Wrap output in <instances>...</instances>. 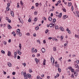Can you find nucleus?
Segmentation results:
<instances>
[{
  "mask_svg": "<svg viewBox=\"0 0 79 79\" xmlns=\"http://www.w3.org/2000/svg\"><path fill=\"white\" fill-rule=\"evenodd\" d=\"M40 54L37 53V57H38V56H40Z\"/></svg>",
  "mask_w": 79,
  "mask_h": 79,
  "instance_id": "nucleus-47",
  "label": "nucleus"
},
{
  "mask_svg": "<svg viewBox=\"0 0 79 79\" xmlns=\"http://www.w3.org/2000/svg\"><path fill=\"white\" fill-rule=\"evenodd\" d=\"M20 58H21V57H20V56H19L18 55L17 56V59H18V60H19V59H20Z\"/></svg>",
  "mask_w": 79,
  "mask_h": 79,
  "instance_id": "nucleus-40",
  "label": "nucleus"
},
{
  "mask_svg": "<svg viewBox=\"0 0 79 79\" xmlns=\"http://www.w3.org/2000/svg\"><path fill=\"white\" fill-rule=\"evenodd\" d=\"M52 58L53 59V57H51V61L52 63V61H53V59H52Z\"/></svg>",
  "mask_w": 79,
  "mask_h": 79,
  "instance_id": "nucleus-42",
  "label": "nucleus"
},
{
  "mask_svg": "<svg viewBox=\"0 0 79 79\" xmlns=\"http://www.w3.org/2000/svg\"><path fill=\"white\" fill-rule=\"evenodd\" d=\"M56 47H54L53 48V50L54 52H55L56 50Z\"/></svg>",
  "mask_w": 79,
  "mask_h": 79,
  "instance_id": "nucleus-18",
  "label": "nucleus"
},
{
  "mask_svg": "<svg viewBox=\"0 0 79 79\" xmlns=\"http://www.w3.org/2000/svg\"><path fill=\"white\" fill-rule=\"evenodd\" d=\"M45 61H46V60H45V59H44L43 61V65H45V63H46Z\"/></svg>",
  "mask_w": 79,
  "mask_h": 79,
  "instance_id": "nucleus-13",
  "label": "nucleus"
},
{
  "mask_svg": "<svg viewBox=\"0 0 79 79\" xmlns=\"http://www.w3.org/2000/svg\"><path fill=\"white\" fill-rule=\"evenodd\" d=\"M43 43L44 44H46V41L45 40H44Z\"/></svg>",
  "mask_w": 79,
  "mask_h": 79,
  "instance_id": "nucleus-57",
  "label": "nucleus"
},
{
  "mask_svg": "<svg viewBox=\"0 0 79 79\" xmlns=\"http://www.w3.org/2000/svg\"><path fill=\"white\" fill-rule=\"evenodd\" d=\"M58 16L59 18H61V16H62V13H60V14H59Z\"/></svg>",
  "mask_w": 79,
  "mask_h": 79,
  "instance_id": "nucleus-17",
  "label": "nucleus"
},
{
  "mask_svg": "<svg viewBox=\"0 0 79 79\" xmlns=\"http://www.w3.org/2000/svg\"><path fill=\"white\" fill-rule=\"evenodd\" d=\"M6 42L5 41H4V42H3V44L4 45H6Z\"/></svg>",
  "mask_w": 79,
  "mask_h": 79,
  "instance_id": "nucleus-46",
  "label": "nucleus"
},
{
  "mask_svg": "<svg viewBox=\"0 0 79 79\" xmlns=\"http://www.w3.org/2000/svg\"><path fill=\"white\" fill-rule=\"evenodd\" d=\"M55 24V23H50L49 24V27H55V26H56Z\"/></svg>",
  "mask_w": 79,
  "mask_h": 79,
  "instance_id": "nucleus-2",
  "label": "nucleus"
},
{
  "mask_svg": "<svg viewBox=\"0 0 79 79\" xmlns=\"http://www.w3.org/2000/svg\"><path fill=\"white\" fill-rule=\"evenodd\" d=\"M55 66H56V67H57L58 68L60 66V65H59V64H56L55 65Z\"/></svg>",
  "mask_w": 79,
  "mask_h": 79,
  "instance_id": "nucleus-22",
  "label": "nucleus"
},
{
  "mask_svg": "<svg viewBox=\"0 0 79 79\" xmlns=\"http://www.w3.org/2000/svg\"><path fill=\"white\" fill-rule=\"evenodd\" d=\"M27 35L28 36H29L30 35V33H26Z\"/></svg>",
  "mask_w": 79,
  "mask_h": 79,
  "instance_id": "nucleus-45",
  "label": "nucleus"
},
{
  "mask_svg": "<svg viewBox=\"0 0 79 79\" xmlns=\"http://www.w3.org/2000/svg\"><path fill=\"white\" fill-rule=\"evenodd\" d=\"M62 10H63V11L64 12H65V13H66V9H65V8H63L62 9Z\"/></svg>",
  "mask_w": 79,
  "mask_h": 79,
  "instance_id": "nucleus-24",
  "label": "nucleus"
},
{
  "mask_svg": "<svg viewBox=\"0 0 79 79\" xmlns=\"http://www.w3.org/2000/svg\"><path fill=\"white\" fill-rule=\"evenodd\" d=\"M55 29H58V26L57 25L55 27Z\"/></svg>",
  "mask_w": 79,
  "mask_h": 79,
  "instance_id": "nucleus-43",
  "label": "nucleus"
},
{
  "mask_svg": "<svg viewBox=\"0 0 79 79\" xmlns=\"http://www.w3.org/2000/svg\"><path fill=\"white\" fill-rule=\"evenodd\" d=\"M7 64L9 67H11V64L10 63H8Z\"/></svg>",
  "mask_w": 79,
  "mask_h": 79,
  "instance_id": "nucleus-11",
  "label": "nucleus"
},
{
  "mask_svg": "<svg viewBox=\"0 0 79 79\" xmlns=\"http://www.w3.org/2000/svg\"><path fill=\"white\" fill-rule=\"evenodd\" d=\"M17 53L19 55H21L22 54V52H20L19 51H18L17 52Z\"/></svg>",
  "mask_w": 79,
  "mask_h": 79,
  "instance_id": "nucleus-5",
  "label": "nucleus"
},
{
  "mask_svg": "<svg viewBox=\"0 0 79 79\" xmlns=\"http://www.w3.org/2000/svg\"><path fill=\"white\" fill-rule=\"evenodd\" d=\"M17 35H19V37H21L22 35V33L20 32V30L19 29L17 30Z\"/></svg>",
  "mask_w": 79,
  "mask_h": 79,
  "instance_id": "nucleus-1",
  "label": "nucleus"
},
{
  "mask_svg": "<svg viewBox=\"0 0 79 79\" xmlns=\"http://www.w3.org/2000/svg\"><path fill=\"white\" fill-rule=\"evenodd\" d=\"M37 79H40V76H38L36 78Z\"/></svg>",
  "mask_w": 79,
  "mask_h": 79,
  "instance_id": "nucleus-53",
  "label": "nucleus"
},
{
  "mask_svg": "<svg viewBox=\"0 0 79 79\" xmlns=\"http://www.w3.org/2000/svg\"><path fill=\"white\" fill-rule=\"evenodd\" d=\"M37 18L36 17H35V18L34 19V21H37Z\"/></svg>",
  "mask_w": 79,
  "mask_h": 79,
  "instance_id": "nucleus-37",
  "label": "nucleus"
},
{
  "mask_svg": "<svg viewBox=\"0 0 79 79\" xmlns=\"http://www.w3.org/2000/svg\"><path fill=\"white\" fill-rule=\"evenodd\" d=\"M37 42H39V44H41V43H40V41L39 40H37Z\"/></svg>",
  "mask_w": 79,
  "mask_h": 79,
  "instance_id": "nucleus-41",
  "label": "nucleus"
},
{
  "mask_svg": "<svg viewBox=\"0 0 79 79\" xmlns=\"http://www.w3.org/2000/svg\"><path fill=\"white\" fill-rule=\"evenodd\" d=\"M8 21L9 23H11V20L10 19H8Z\"/></svg>",
  "mask_w": 79,
  "mask_h": 79,
  "instance_id": "nucleus-58",
  "label": "nucleus"
},
{
  "mask_svg": "<svg viewBox=\"0 0 79 79\" xmlns=\"http://www.w3.org/2000/svg\"><path fill=\"white\" fill-rule=\"evenodd\" d=\"M24 77L25 79H28L27 76H25Z\"/></svg>",
  "mask_w": 79,
  "mask_h": 79,
  "instance_id": "nucleus-55",
  "label": "nucleus"
},
{
  "mask_svg": "<svg viewBox=\"0 0 79 79\" xmlns=\"http://www.w3.org/2000/svg\"><path fill=\"white\" fill-rule=\"evenodd\" d=\"M39 29V26H37L35 27L36 31H37Z\"/></svg>",
  "mask_w": 79,
  "mask_h": 79,
  "instance_id": "nucleus-16",
  "label": "nucleus"
},
{
  "mask_svg": "<svg viewBox=\"0 0 79 79\" xmlns=\"http://www.w3.org/2000/svg\"><path fill=\"white\" fill-rule=\"evenodd\" d=\"M34 49H35L34 48H32L31 52H32V53H34Z\"/></svg>",
  "mask_w": 79,
  "mask_h": 79,
  "instance_id": "nucleus-31",
  "label": "nucleus"
},
{
  "mask_svg": "<svg viewBox=\"0 0 79 79\" xmlns=\"http://www.w3.org/2000/svg\"><path fill=\"white\" fill-rule=\"evenodd\" d=\"M48 30L47 29H46L45 30V34H47L48 33Z\"/></svg>",
  "mask_w": 79,
  "mask_h": 79,
  "instance_id": "nucleus-32",
  "label": "nucleus"
},
{
  "mask_svg": "<svg viewBox=\"0 0 79 79\" xmlns=\"http://www.w3.org/2000/svg\"><path fill=\"white\" fill-rule=\"evenodd\" d=\"M29 72L30 73L32 72V69H29Z\"/></svg>",
  "mask_w": 79,
  "mask_h": 79,
  "instance_id": "nucleus-36",
  "label": "nucleus"
},
{
  "mask_svg": "<svg viewBox=\"0 0 79 79\" xmlns=\"http://www.w3.org/2000/svg\"><path fill=\"white\" fill-rule=\"evenodd\" d=\"M17 55V52H14V58H16V56Z\"/></svg>",
  "mask_w": 79,
  "mask_h": 79,
  "instance_id": "nucleus-9",
  "label": "nucleus"
},
{
  "mask_svg": "<svg viewBox=\"0 0 79 79\" xmlns=\"http://www.w3.org/2000/svg\"><path fill=\"white\" fill-rule=\"evenodd\" d=\"M58 70L59 71V72H61V69L58 68Z\"/></svg>",
  "mask_w": 79,
  "mask_h": 79,
  "instance_id": "nucleus-30",
  "label": "nucleus"
},
{
  "mask_svg": "<svg viewBox=\"0 0 79 79\" xmlns=\"http://www.w3.org/2000/svg\"><path fill=\"white\" fill-rule=\"evenodd\" d=\"M57 3H61V1H57Z\"/></svg>",
  "mask_w": 79,
  "mask_h": 79,
  "instance_id": "nucleus-64",
  "label": "nucleus"
},
{
  "mask_svg": "<svg viewBox=\"0 0 79 79\" xmlns=\"http://www.w3.org/2000/svg\"><path fill=\"white\" fill-rule=\"evenodd\" d=\"M27 77H28V78H31V75L28 73L27 74Z\"/></svg>",
  "mask_w": 79,
  "mask_h": 79,
  "instance_id": "nucleus-4",
  "label": "nucleus"
},
{
  "mask_svg": "<svg viewBox=\"0 0 79 79\" xmlns=\"http://www.w3.org/2000/svg\"><path fill=\"white\" fill-rule=\"evenodd\" d=\"M60 29L61 31H63V28L62 27H60Z\"/></svg>",
  "mask_w": 79,
  "mask_h": 79,
  "instance_id": "nucleus-28",
  "label": "nucleus"
},
{
  "mask_svg": "<svg viewBox=\"0 0 79 79\" xmlns=\"http://www.w3.org/2000/svg\"><path fill=\"white\" fill-rule=\"evenodd\" d=\"M23 64L24 66H26V63H24Z\"/></svg>",
  "mask_w": 79,
  "mask_h": 79,
  "instance_id": "nucleus-59",
  "label": "nucleus"
},
{
  "mask_svg": "<svg viewBox=\"0 0 79 79\" xmlns=\"http://www.w3.org/2000/svg\"><path fill=\"white\" fill-rule=\"evenodd\" d=\"M74 74H75V76L77 77V71L74 72Z\"/></svg>",
  "mask_w": 79,
  "mask_h": 79,
  "instance_id": "nucleus-6",
  "label": "nucleus"
},
{
  "mask_svg": "<svg viewBox=\"0 0 79 79\" xmlns=\"http://www.w3.org/2000/svg\"><path fill=\"white\" fill-rule=\"evenodd\" d=\"M34 15H37V12H36V11L34 13Z\"/></svg>",
  "mask_w": 79,
  "mask_h": 79,
  "instance_id": "nucleus-60",
  "label": "nucleus"
},
{
  "mask_svg": "<svg viewBox=\"0 0 79 79\" xmlns=\"http://www.w3.org/2000/svg\"><path fill=\"white\" fill-rule=\"evenodd\" d=\"M48 20L49 21H52V18L51 17H49L48 18Z\"/></svg>",
  "mask_w": 79,
  "mask_h": 79,
  "instance_id": "nucleus-10",
  "label": "nucleus"
},
{
  "mask_svg": "<svg viewBox=\"0 0 79 79\" xmlns=\"http://www.w3.org/2000/svg\"><path fill=\"white\" fill-rule=\"evenodd\" d=\"M68 69H69L70 70H71L72 69H73V67H70V66L69 67Z\"/></svg>",
  "mask_w": 79,
  "mask_h": 79,
  "instance_id": "nucleus-23",
  "label": "nucleus"
},
{
  "mask_svg": "<svg viewBox=\"0 0 79 79\" xmlns=\"http://www.w3.org/2000/svg\"><path fill=\"white\" fill-rule=\"evenodd\" d=\"M71 4H72V3L71 2H69L68 3V5L69 6H71Z\"/></svg>",
  "mask_w": 79,
  "mask_h": 79,
  "instance_id": "nucleus-33",
  "label": "nucleus"
},
{
  "mask_svg": "<svg viewBox=\"0 0 79 79\" xmlns=\"http://www.w3.org/2000/svg\"><path fill=\"white\" fill-rule=\"evenodd\" d=\"M8 28L9 29H11L12 27L11 26H10V25H8Z\"/></svg>",
  "mask_w": 79,
  "mask_h": 79,
  "instance_id": "nucleus-12",
  "label": "nucleus"
},
{
  "mask_svg": "<svg viewBox=\"0 0 79 79\" xmlns=\"http://www.w3.org/2000/svg\"><path fill=\"white\" fill-rule=\"evenodd\" d=\"M60 40L61 41V40H63V36H61L60 37Z\"/></svg>",
  "mask_w": 79,
  "mask_h": 79,
  "instance_id": "nucleus-34",
  "label": "nucleus"
},
{
  "mask_svg": "<svg viewBox=\"0 0 79 79\" xmlns=\"http://www.w3.org/2000/svg\"><path fill=\"white\" fill-rule=\"evenodd\" d=\"M71 77L72 78L74 77V75H73V73L72 75H71Z\"/></svg>",
  "mask_w": 79,
  "mask_h": 79,
  "instance_id": "nucleus-50",
  "label": "nucleus"
},
{
  "mask_svg": "<svg viewBox=\"0 0 79 79\" xmlns=\"http://www.w3.org/2000/svg\"><path fill=\"white\" fill-rule=\"evenodd\" d=\"M66 15H64L63 16V19H66Z\"/></svg>",
  "mask_w": 79,
  "mask_h": 79,
  "instance_id": "nucleus-20",
  "label": "nucleus"
},
{
  "mask_svg": "<svg viewBox=\"0 0 79 79\" xmlns=\"http://www.w3.org/2000/svg\"><path fill=\"white\" fill-rule=\"evenodd\" d=\"M68 32L69 34H71V31L70 30H69L68 31Z\"/></svg>",
  "mask_w": 79,
  "mask_h": 79,
  "instance_id": "nucleus-54",
  "label": "nucleus"
},
{
  "mask_svg": "<svg viewBox=\"0 0 79 79\" xmlns=\"http://www.w3.org/2000/svg\"><path fill=\"white\" fill-rule=\"evenodd\" d=\"M15 74H16V73H15V72H13L12 73L13 75H15Z\"/></svg>",
  "mask_w": 79,
  "mask_h": 79,
  "instance_id": "nucleus-63",
  "label": "nucleus"
},
{
  "mask_svg": "<svg viewBox=\"0 0 79 79\" xmlns=\"http://www.w3.org/2000/svg\"><path fill=\"white\" fill-rule=\"evenodd\" d=\"M75 67L76 68H77L78 69H79V65L77 64H76L75 65Z\"/></svg>",
  "mask_w": 79,
  "mask_h": 79,
  "instance_id": "nucleus-19",
  "label": "nucleus"
},
{
  "mask_svg": "<svg viewBox=\"0 0 79 79\" xmlns=\"http://www.w3.org/2000/svg\"><path fill=\"white\" fill-rule=\"evenodd\" d=\"M28 22H29V23H31V18H30L28 20Z\"/></svg>",
  "mask_w": 79,
  "mask_h": 79,
  "instance_id": "nucleus-44",
  "label": "nucleus"
},
{
  "mask_svg": "<svg viewBox=\"0 0 79 79\" xmlns=\"http://www.w3.org/2000/svg\"><path fill=\"white\" fill-rule=\"evenodd\" d=\"M41 51L42 53H45V49L44 48H43L41 49Z\"/></svg>",
  "mask_w": 79,
  "mask_h": 79,
  "instance_id": "nucleus-3",
  "label": "nucleus"
},
{
  "mask_svg": "<svg viewBox=\"0 0 79 79\" xmlns=\"http://www.w3.org/2000/svg\"><path fill=\"white\" fill-rule=\"evenodd\" d=\"M39 4L38 3H35V6L36 7H38V6H39Z\"/></svg>",
  "mask_w": 79,
  "mask_h": 79,
  "instance_id": "nucleus-25",
  "label": "nucleus"
},
{
  "mask_svg": "<svg viewBox=\"0 0 79 79\" xmlns=\"http://www.w3.org/2000/svg\"><path fill=\"white\" fill-rule=\"evenodd\" d=\"M12 34H13L14 37H15V36H16V33H15V32L14 31H13L12 33Z\"/></svg>",
  "mask_w": 79,
  "mask_h": 79,
  "instance_id": "nucleus-14",
  "label": "nucleus"
},
{
  "mask_svg": "<svg viewBox=\"0 0 79 79\" xmlns=\"http://www.w3.org/2000/svg\"><path fill=\"white\" fill-rule=\"evenodd\" d=\"M23 75L24 76V77L27 76V75H26V72L24 73Z\"/></svg>",
  "mask_w": 79,
  "mask_h": 79,
  "instance_id": "nucleus-35",
  "label": "nucleus"
},
{
  "mask_svg": "<svg viewBox=\"0 0 79 79\" xmlns=\"http://www.w3.org/2000/svg\"><path fill=\"white\" fill-rule=\"evenodd\" d=\"M1 53H3V54H4L5 53V52L3 50L1 51Z\"/></svg>",
  "mask_w": 79,
  "mask_h": 79,
  "instance_id": "nucleus-48",
  "label": "nucleus"
},
{
  "mask_svg": "<svg viewBox=\"0 0 79 79\" xmlns=\"http://www.w3.org/2000/svg\"><path fill=\"white\" fill-rule=\"evenodd\" d=\"M19 47L20 50H21V44H19Z\"/></svg>",
  "mask_w": 79,
  "mask_h": 79,
  "instance_id": "nucleus-27",
  "label": "nucleus"
},
{
  "mask_svg": "<svg viewBox=\"0 0 79 79\" xmlns=\"http://www.w3.org/2000/svg\"><path fill=\"white\" fill-rule=\"evenodd\" d=\"M20 5L22 6H23V5H24V3L23 2V1H20Z\"/></svg>",
  "mask_w": 79,
  "mask_h": 79,
  "instance_id": "nucleus-21",
  "label": "nucleus"
},
{
  "mask_svg": "<svg viewBox=\"0 0 79 79\" xmlns=\"http://www.w3.org/2000/svg\"><path fill=\"white\" fill-rule=\"evenodd\" d=\"M10 14L12 17H14V13L13 12V11H11Z\"/></svg>",
  "mask_w": 79,
  "mask_h": 79,
  "instance_id": "nucleus-7",
  "label": "nucleus"
},
{
  "mask_svg": "<svg viewBox=\"0 0 79 79\" xmlns=\"http://www.w3.org/2000/svg\"><path fill=\"white\" fill-rule=\"evenodd\" d=\"M55 8V7H54V6H52V10H54Z\"/></svg>",
  "mask_w": 79,
  "mask_h": 79,
  "instance_id": "nucleus-49",
  "label": "nucleus"
},
{
  "mask_svg": "<svg viewBox=\"0 0 79 79\" xmlns=\"http://www.w3.org/2000/svg\"><path fill=\"white\" fill-rule=\"evenodd\" d=\"M11 39L9 40H8V42H9V43H11Z\"/></svg>",
  "mask_w": 79,
  "mask_h": 79,
  "instance_id": "nucleus-61",
  "label": "nucleus"
},
{
  "mask_svg": "<svg viewBox=\"0 0 79 79\" xmlns=\"http://www.w3.org/2000/svg\"><path fill=\"white\" fill-rule=\"evenodd\" d=\"M35 60L36 63H39V60H38V59H37L35 58Z\"/></svg>",
  "mask_w": 79,
  "mask_h": 79,
  "instance_id": "nucleus-15",
  "label": "nucleus"
},
{
  "mask_svg": "<svg viewBox=\"0 0 79 79\" xmlns=\"http://www.w3.org/2000/svg\"><path fill=\"white\" fill-rule=\"evenodd\" d=\"M7 7H9L10 6V3H8L7 4Z\"/></svg>",
  "mask_w": 79,
  "mask_h": 79,
  "instance_id": "nucleus-39",
  "label": "nucleus"
},
{
  "mask_svg": "<svg viewBox=\"0 0 79 79\" xmlns=\"http://www.w3.org/2000/svg\"><path fill=\"white\" fill-rule=\"evenodd\" d=\"M72 11H73V10H74V7H73V6H72Z\"/></svg>",
  "mask_w": 79,
  "mask_h": 79,
  "instance_id": "nucleus-38",
  "label": "nucleus"
},
{
  "mask_svg": "<svg viewBox=\"0 0 79 79\" xmlns=\"http://www.w3.org/2000/svg\"><path fill=\"white\" fill-rule=\"evenodd\" d=\"M9 10H10V8H9V7H7L6 8V11H9Z\"/></svg>",
  "mask_w": 79,
  "mask_h": 79,
  "instance_id": "nucleus-29",
  "label": "nucleus"
},
{
  "mask_svg": "<svg viewBox=\"0 0 79 79\" xmlns=\"http://www.w3.org/2000/svg\"><path fill=\"white\" fill-rule=\"evenodd\" d=\"M71 70L72 73H74V69H72Z\"/></svg>",
  "mask_w": 79,
  "mask_h": 79,
  "instance_id": "nucleus-51",
  "label": "nucleus"
},
{
  "mask_svg": "<svg viewBox=\"0 0 79 79\" xmlns=\"http://www.w3.org/2000/svg\"><path fill=\"white\" fill-rule=\"evenodd\" d=\"M24 72L23 71H22L21 73V74H22V76H23V74H24Z\"/></svg>",
  "mask_w": 79,
  "mask_h": 79,
  "instance_id": "nucleus-52",
  "label": "nucleus"
},
{
  "mask_svg": "<svg viewBox=\"0 0 79 79\" xmlns=\"http://www.w3.org/2000/svg\"><path fill=\"white\" fill-rule=\"evenodd\" d=\"M52 22L53 23H55L56 22V19H53V20H52Z\"/></svg>",
  "mask_w": 79,
  "mask_h": 79,
  "instance_id": "nucleus-26",
  "label": "nucleus"
},
{
  "mask_svg": "<svg viewBox=\"0 0 79 79\" xmlns=\"http://www.w3.org/2000/svg\"><path fill=\"white\" fill-rule=\"evenodd\" d=\"M74 5L76 8H77V5H76V3H75L74 4Z\"/></svg>",
  "mask_w": 79,
  "mask_h": 79,
  "instance_id": "nucleus-56",
  "label": "nucleus"
},
{
  "mask_svg": "<svg viewBox=\"0 0 79 79\" xmlns=\"http://www.w3.org/2000/svg\"><path fill=\"white\" fill-rule=\"evenodd\" d=\"M8 56H11V52L10 51H9L8 52Z\"/></svg>",
  "mask_w": 79,
  "mask_h": 79,
  "instance_id": "nucleus-8",
  "label": "nucleus"
},
{
  "mask_svg": "<svg viewBox=\"0 0 79 79\" xmlns=\"http://www.w3.org/2000/svg\"><path fill=\"white\" fill-rule=\"evenodd\" d=\"M76 13L77 14V15H79V12H78V11H76Z\"/></svg>",
  "mask_w": 79,
  "mask_h": 79,
  "instance_id": "nucleus-62",
  "label": "nucleus"
}]
</instances>
